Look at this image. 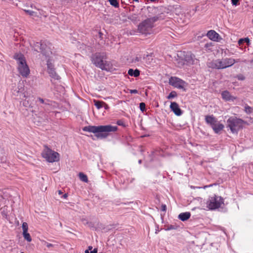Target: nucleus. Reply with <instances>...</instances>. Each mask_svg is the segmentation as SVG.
<instances>
[{
	"instance_id": "nucleus-1",
	"label": "nucleus",
	"mask_w": 253,
	"mask_h": 253,
	"mask_svg": "<svg viewBox=\"0 0 253 253\" xmlns=\"http://www.w3.org/2000/svg\"><path fill=\"white\" fill-rule=\"evenodd\" d=\"M83 129L84 131L96 133L95 136L98 138H105L108 136L109 132L117 131L118 127L111 125L98 126H88L84 127Z\"/></svg>"
},
{
	"instance_id": "nucleus-2",
	"label": "nucleus",
	"mask_w": 253,
	"mask_h": 253,
	"mask_svg": "<svg viewBox=\"0 0 253 253\" xmlns=\"http://www.w3.org/2000/svg\"><path fill=\"white\" fill-rule=\"evenodd\" d=\"M161 18L160 15L148 18L138 25L137 31L139 33L146 36L153 33L154 23Z\"/></svg>"
},
{
	"instance_id": "nucleus-3",
	"label": "nucleus",
	"mask_w": 253,
	"mask_h": 253,
	"mask_svg": "<svg viewBox=\"0 0 253 253\" xmlns=\"http://www.w3.org/2000/svg\"><path fill=\"white\" fill-rule=\"evenodd\" d=\"M106 54L104 52H97L93 54L91 57L92 63L102 70H108L110 69V63L106 60Z\"/></svg>"
},
{
	"instance_id": "nucleus-4",
	"label": "nucleus",
	"mask_w": 253,
	"mask_h": 253,
	"mask_svg": "<svg viewBox=\"0 0 253 253\" xmlns=\"http://www.w3.org/2000/svg\"><path fill=\"white\" fill-rule=\"evenodd\" d=\"M42 156L50 163L58 162L59 160V154L52 151L47 146H44V149L42 152Z\"/></svg>"
},
{
	"instance_id": "nucleus-5",
	"label": "nucleus",
	"mask_w": 253,
	"mask_h": 253,
	"mask_svg": "<svg viewBox=\"0 0 253 253\" xmlns=\"http://www.w3.org/2000/svg\"><path fill=\"white\" fill-rule=\"evenodd\" d=\"M207 207L211 210L217 209L224 204V200L221 196L214 195L210 197L207 202Z\"/></svg>"
},
{
	"instance_id": "nucleus-6",
	"label": "nucleus",
	"mask_w": 253,
	"mask_h": 253,
	"mask_svg": "<svg viewBox=\"0 0 253 253\" xmlns=\"http://www.w3.org/2000/svg\"><path fill=\"white\" fill-rule=\"evenodd\" d=\"M205 120L216 133H218L224 128V125L220 124L213 115L206 116Z\"/></svg>"
},
{
	"instance_id": "nucleus-7",
	"label": "nucleus",
	"mask_w": 253,
	"mask_h": 253,
	"mask_svg": "<svg viewBox=\"0 0 253 253\" xmlns=\"http://www.w3.org/2000/svg\"><path fill=\"white\" fill-rule=\"evenodd\" d=\"M49 45V43L47 44L44 42H37L34 44V50L38 52H40L43 55L48 57L52 53Z\"/></svg>"
},
{
	"instance_id": "nucleus-8",
	"label": "nucleus",
	"mask_w": 253,
	"mask_h": 253,
	"mask_svg": "<svg viewBox=\"0 0 253 253\" xmlns=\"http://www.w3.org/2000/svg\"><path fill=\"white\" fill-rule=\"evenodd\" d=\"M227 126L233 133H237L242 127L243 121L236 117H230L227 121Z\"/></svg>"
},
{
	"instance_id": "nucleus-9",
	"label": "nucleus",
	"mask_w": 253,
	"mask_h": 253,
	"mask_svg": "<svg viewBox=\"0 0 253 253\" xmlns=\"http://www.w3.org/2000/svg\"><path fill=\"white\" fill-rule=\"evenodd\" d=\"M198 59L196 58L195 55L191 52H187L184 54V61L178 62L179 66H183L184 62H186L188 64L193 65L197 63Z\"/></svg>"
},
{
	"instance_id": "nucleus-10",
	"label": "nucleus",
	"mask_w": 253,
	"mask_h": 253,
	"mask_svg": "<svg viewBox=\"0 0 253 253\" xmlns=\"http://www.w3.org/2000/svg\"><path fill=\"white\" fill-rule=\"evenodd\" d=\"M18 70L19 73L23 77L27 78L30 74V69L26 61L19 62L18 64Z\"/></svg>"
},
{
	"instance_id": "nucleus-11",
	"label": "nucleus",
	"mask_w": 253,
	"mask_h": 253,
	"mask_svg": "<svg viewBox=\"0 0 253 253\" xmlns=\"http://www.w3.org/2000/svg\"><path fill=\"white\" fill-rule=\"evenodd\" d=\"M220 69H223L231 67L235 64L234 59L232 58H225L219 59Z\"/></svg>"
},
{
	"instance_id": "nucleus-12",
	"label": "nucleus",
	"mask_w": 253,
	"mask_h": 253,
	"mask_svg": "<svg viewBox=\"0 0 253 253\" xmlns=\"http://www.w3.org/2000/svg\"><path fill=\"white\" fill-rule=\"evenodd\" d=\"M169 83L170 85L179 89L184 88V82L177 77H171L169 80Z\"/></svg>"
},
{
	"instance_id": "nucleus-13",
	"label": "nucleus",
	"mask_w": 253,
	"mask_h": 253,
	"mask_svg": "<svg viewBox=\"0 0 253 253\" xmlns=\"http://www.w3.org/2000/svg\"><path fill=\"white\" fill-rule=\"evenodd\" d=\"M47 72L49 73L50 76L54 79L59 80L60 77L56 74L55 71V69L53 67V65L49 60L47 61Z\"/></svg>"
},
{
	"instance_id": "nucleus-14",
	"label": "nucleus",
	"mask_w": 253,
	"mask_h": 253,
	"mask_svg": "<svg viewBox=\"0 0 253 253\" xmlns=\"http://www.w3.org/2000/svg\"><path fill=\"white\" fill-rule=\"evenodd\" d=\"M170 108L176 116H180L182 114V110L180 109L178 104L175 102H171Z\"/></svg>"
},
{
	"instance_id": "nucleus-15",
	"label": "nucleus",
	"mask_w": 253,
	"mask_h": 253,
	"mask_svg": "<svg viewBox=\"0 0 253 253\" xmlns=\"http://www.w3.org/2000/svg\"><path fill=\"white\" fill-rule=\"evenodd\" d=\"M219 59L212 60L210 62H208L207 64V65L208 67L212 68V69H220L219 68Z\"/></svg>"
},
{
	"instance_id": "nucleus-16",
	"label": "nucleus",
	"mask_w": 253,
	"mask_h": 253,
	"mask_svg": "<svg viewBox=\"0 0 253 253\" xmlns=\"http://www.w3.org/2000/svg\"><path fill=\"white\" fill-rule=\"evenodd\" d=\"M207 36L210 39L216 41L218 39L219 35L214 30H210L207 33Z\"/></svg>"
},
{
	"instance_id": "nucleus-17",
	"label": "nucleus",
	"mask_w": 253,
	"mask_h": 253,
	"mask_svg": "<svg viewBox=\"0 0 253 253\" xmlns=\"http://www.w3.org/2000/svg\"><path fill=\"white\" fill-rule=\"evenodd\" d=\"M34 99L33 96L27 97L23 101V105L25 107H32Z\"/></svg>"
},
{
	"instance_id": "nucleus-18",
	"label": "nucleus",
	"mask_w": 253,
	"mask_h": 253,
	"mask_svg": "<svg viewBox=\"0 0 253 253\" xmlns=\"http://www.w3.org/2000/svg\"><path fill=\"white\" fill-rule=\"evenodd\" d=\"M221 95H222L223 99L226 101H229L230 100H234V99H236L235 97L232 96L230 95L229 92L227 90L223 91L221 93Z\"/></svg>"
},
{
	"instance_id": "nucleus-19",
	"label": "nucleus",
	"mask_w": 253,
	"mask_h": 253,
	"mask_svg": "<svg viewBox=\"0 0 253 253\" xmlns=\"http://www.w3.org/2000/svg\"><path fill=\"white\" fill-rule=\"evenodd\" d=\"M191 216V214L189 212H185L181 213L178 215V218L182 221H186Z\"/></svg>"
},
{
	"instance_id": "nucleus-20",
	"label": "nucleus",
	"mask_w": 253,
	"mask_h": 253,
	"mask_svg": "<svg viewBox=\"0 0 253 253\" xmlns=\"http://www.w3.org/2000/svg\"><path fill=\"white\" fill-rule=\"evenodd\" d=\"M14 58L17 60V64H18L20 61L24 62L26 59L24 55L21 53H16L14 56Z\"/></svg>"
},
{
	"instance_id": "nucleus-21",
	"label": "nucleus",
	"mask_w": 253,
	"mask_h": 253,
	"mask_svg": "<svg viewBox=\"0 0 253 253\" xmlns=\"http://www.w3.org/2000/svg\"><path fill=\"white\" fill-rule=\"evenodd\" d=\"M128 74L129 76L137 77L139 76L140 71L138 69H135V70H133L132 69H130L128 70Z\"/></svg>"
},
{
	"instance_id": "nucleus-22",
	"label": "nucleus",
	"mask_w": 253,
	"mask_h": 253,
	"mask_svg": "<svg viewBox=\"0 0 253 253\" xmlns=\"http://www.w3.org/2000/svg\"><path fill=\"white\" fill-rule=\"evenodd\" d=\"M128 19L133 22H136L139 20V17L137 14H133L128 17Z\"/></svg>"
},
{
	"instance_id": "nucleus-23",
	"label": "nucleus",
	"mask_w": 253,
	"mask_h": 253,
	"mask_svg": "<svg viewBox=\"0 0 253 253\" xmlns=\"http://www.w3.org/2000/svg\"><path fill=\"white\" fill-rule=\"evenodd\" d=\"M80 179L85 182H87L88 181L87 176L82 172H80L79 174Z\"/></svg>"
},
{
	"instance_id": "nucleus-24",
	"label": "nucleus",
	"mask_w": 253,
	"mask_h": 253,
	"mask_svg": "<svg viewBox=\"0 0 253 253\" xmlns=\"http://www.w3.org/2000/svg\"><path fill=\"white\" fill-rule=\"evenodd\" d=\"M23 235L24 239L28 242H30L32 241V238L29 233L27 232L23 233Z\"/></svg>"
},
{
	"instance_id": "nucleus-25",
	"label": "nucleus",
	"mask_w": 253,
	"mask_h": 253,
	"mask_svg": "<svg viewBox=\"0 0 253 253\" xmlns=\"http://www.w3.org/2000/svg\"><path fill=\"white\" fill-rule=\"evenodd\" d=\"M104 102L100 101H94V105L97 109H100L103 106Z\"/></svg>"
},
{
	"instance_id": "nucleus-26",
	"label": "nucleus",
	"mask_w": 253,
	"mask_h": 253,
	"mask_svg": "<svg viewBox=\"0 0 253 253\" xmlns=\"http://www.w3.org/2000/svg\"><path fill=\"white\" fill-rule=\"evenodd\" d=\"M110 4L112 5V6L115 7H119V3L117 1V0H108Z\"/></svg>"
},
{
	"instance_id": "nucleus-27",
	"label": "nucleus",
	"mask_w": 253,
	"mask_h": 253,
	"mask_svg": "<svg viewBox=\"0 0 253 253\" xmlns=\"http://www.w3.org/2000/svg\"><path fill=\"white\" fill-rule=\"evenodd\" d=\"M177 95V93L175 91H172L169 95L167 96L168 99H171L172 98L176 97Z\"/></svg>"
},
{
	"instance_id": "nucleus-28",
	"label": "nucleus",
	"mask_w": 253,
	"mask_h": 253,
	"mask_svg": "<svg viewBox=\"0 0 253 253\" xmlns=\"http://www.w3.org/2000/svg\"><path fill=\"white\" fill-rule=\"evenodd\" d=\"M22 229H23V233L27 232L28 230V224L26 222H23L22 223Z\"/></svg>"
},
{
	"instance_id": "nucleus-29",
	"label": "nucleus",
	"mask_w": 253,
	"mask_h": 253,
	"mask_svg": "<svg viewBox=\"0 0 253 253\" xmlns=\"http://www.w3.org/2000/svg\"><path fill=\"white\" fill-rule=\"evenodd\" d=\"M245 111L247 113V114H250L251 113L253 112V109L252 107H251L250 106H245Z\"/></svg>"
},
{
	"instance_id": "nucleus-30",
	"label": "nucleus",
	"mask_w": 253,
	"mask_h": 253,
	"mask_svg": "<svg viewBox=\"0 0 253 253\" xmlns=\"http://www.w3.org/2000/svg\"><path fill=\"white\" fill-rule=\"evenodd\" d=\"M24 10L27 14L30 16H34L36 15V13L32 10L27 9H24Z\"/></svg>"
},
{
	"instance_id": "nucleus-31",
	"label": "nucleus",
	"mask_w": 253,
	"mask_h": 253,
	"mask_svg": "<svg viewBox=\"0 0 253 253\" xmlns=\"http://www.w3.org/2000/svg\"><path fill=\"white\" fill-rule=\"evenodd\" d=\"M250 42V40H249V39L247 38H245V39H241L239 40L238 41V44L239 45H241V44H242L243 42H246L247 43H249Z\"/></svg>"
},
{
	"instance_id": "nucleus-32",
	"label": "nucleus",
	"mask_w": 253,
	"mask_h": 253,
	"mask_svg": "<svg viewBox=\"0 0 253 253\" xmlns=\"http://www.w3.org/2000/svg\"><path fill=\"white\" fill-rule=\"evenodd\" d=\"M38 100L41 103L45 104L46 105H49V103L47 102H48V100H46V101H45V100L43 99L41 97H38Z\"/></svg>"
},
{
	"instance_id": "nucleus-33",
	"label": "nucleus",
	"mask_w": 253,
	"mask_h": 253,
	"mask_svg": "<svg viewBox=\"0 0 253 253\" xmlns=\"http://www.w3.org/2000/svg\"><path fill=\"white\" fill-rule=\"evenodd\" d=\"M145 104L144 102H141L139 104V108L142 112H144L145 110Z\"/></svg>"
},
{
	"instance_id": "nucleus-34",
	"label": "nucleus",
	"mask_w": 253,
	"mask_h": 253,
	"mask_svg": "<svg viewBox=\"0 0 253 253\" xmlns=\"http://www.w3.org/2000/svg\"><path fill=\"white\" fill-rule=\"evenodd\" d=\"M4 199L2 196L0 195V210L1 209L2 206L4 205Z\"/></svg>"
},
{
	"instance_id": "nucleus-35",
	"label": "nucleus",
	"mask_w": 253,
	"mask_h": 253,
	"mask_svg": "<svg viewBox=\"0 0 253 253\" xmlns=\"http://www.w3.org/2000/svg\"><path fill=\"white\" fill-rule=\"evenodd\" d=\"M236 78L240 81H244L245 80V77L242 74L237 75Z\"/></svg>"
},
{
	"instance_id": "nucleus-36",
	"label": "nucleus",
	"mask_w": 253,
	"mask_h": 253,
	"mask_svg": "<svg viewBox=\"0 0 253 253\" xmlns=\"http://www.w3.org/2000/svg\"><path fill=\"white\" fill-rule=\"evenodd\" d=\"M83 221H85L86 223L85 224H87L88 227L90 228H93L94 227V223L91 222H88L86 221L85 219H83Z\"/></svg>"
},
{
	"instance_id": "nucleus-37",
	"label": "nucleus",
	"mask_w": 253,
	"mask_h": 253,
	"mask_svg": "<svg viewBox=\"0 0 253 253\" xmlns=\"http://www.w3.org/2000/svg\"><path fill=\"white\" fill-rule=\"evenodd\" d=\"M18 90L16 91V93H13V94L15 95H17V96H18V94L20 93V92H22V90H21V89H22V86H21L20 87V85H18Z\"/></svg>"
},
{
	"instance_id": "nucleus-38",
	"label": "nucleus",
	"mask_w": 253,
	"mask_h": 253,
	"mask_svg": "<svg viewBox=\"0 0 253 253\" xmlns=\"http://www.w3.org/2000/svg\"><path fill=\"white\" fill-rule=\"evenodd\" d=\"M239 0H231L232 4L236 6L238 4Z\"/></svg>"
},
{
	"instance_id": "nucleus-39",
	"label": "nucleus",
	"mask_w": 253,
	"mask_h": 253,
	"mask_svg": "<svg viewBox=\"0 0 253 253\" xmlns=\"http://www.w3.org/2000/svg\"><path fill=\"white\" fill-rule=\"evenodd\" d=\"M45 243L46 244V247L47 248L53 247L54 246V245H53L52 244H50V243H47V242H45Z\"/></svg>"
},
{
	"instance_id": "nucleus-40",
	"label": "nucleus",
	"mask_w": 253,
	"mask_h": 253,
	"mask_svg": "<svg viewBox=\"0 0 253 253\" xmlns=\"http://www.w3.org/2000/svg\"><path fill=\"white\" fill-rule=\"evenodd\" d=\"M166 209H167V207H166V205H162V211H166Z\"/></svg>"
},
{
	"instance_id": "nucleus-41",
	"label": "nucleus",
	"mask_w": 253,
	"mask_h": 253,
	"mask_svg": "<svg viewBox=\"0 0 253 253\" xmlns=\"http://www.w3.org/2000/svg\"><path fill=\"white\" fill-rule=\"evenodd\" d=\"M216 185V183H214V184H210V185H206L203 188L204 189H206V188L207 187H211L213 185Z\"/></svg>"
},
{
	"instance_id": "nucleus-42",
	"label": "nucleus",
	"mask_w": 253,
	"mask_h": 253,
	"mask_svg": "<svg viewBox=\"0 0 253 253\" xmlns=\"http://www.w3.org/2000/svg\"><path fill=\"white\" fill-rule=\"evenodd\" d=\"M137 90L136 89H133V90H130V92L131 93H137Z\"/></svg>"
},
{
	"instance_id": "nucleus-43",
	"label": "nucleus",
	"mask_w": 253,
	"mask_h": 253,
	"mask_svg": "<svg viewBox=\"0 0 253 253\" xmlns=\"http://www.w3.org/2000/svg\"><path fill=\"white\" fill-rule=\"evenodd\" d=\"M211 45V43H207L205 45V47L208 48L209 46H210Z\"/></svg>"
},
{
	"instance_id": "nucleus-44",
	"label": "nucleus",
	"mask_w": 253,
	"mask_h": 253,
	"mask_svg": "<svg viewBox=\"0 0 253 253\" xmlns=\"http://www.w3.org/2000/svg\"><path fill=\"white\" fill-rule=\"evenodd\" d=\"M103 106L104 107L105 109H108L109 108V107L107 104H106L104 102Z\"/></svg>"
},
{
	"instance_id": "nucleus-45",
	"label": "nucleus",
	"mask_w": 253,
	"mask_h": 253,
	"mask_svg": "<svg viewBox=\"0 0 253 253\" xmlns=\"http://www.w3.org/2000/svg\"><path fill=\"white\" fill-rule=\"evenodd\" d=\"M97 249H94V250L91 252H90V253H97Z\"/></svg>"
},
{
	"instance_id": "nucleus-46",
	"label": "nucleus",
	"mask_w": 253,
	"mask_h": 253,
	"mask_svg": "<svg viewBox=\"0 0 253 253\" xmlns=\"http://www.w3.org/2000/svg\"><path fill=\"white\" fill-rule=\"evenodd\" d=\"M43 119H40L38 121H37L38 123L37 124V125H39L40 123H42V122Z\"/></svg>"
},
{
	"instance_id": "nucleus-47",
	"label": "nucleus",
	"mask_w": 253,
	"mask_h": 253,
	"mask_svg": "<svg viewBox=\"0 0 253 253\" xmlns=\"http://www.w3.org/2000/svg\"><path fill=\"white\" fill-rule=\"evenodd\" d=\"M67 196H68V194H67V193H65V194L63 195V197L64 198H66L67 197Z\"/></svg>"
},
{
	"instance_id": "nucleus-48",
	"label": "nucleus",
	"mask_w": 253,
	"mask_h": 253,
	"mask_svg": "<svg viewBox=\"0 0 253 253\" xmlns=\"http://www.w3.org/2000/svg\"><path fill=\"white\" fill-rule=\"evenodd\" d=\"M118 125H122L123 123L121 121H119L117 122Z\"/></svg>"
},
{
	"instance_id": "nucleus-49",
	"label": "nucleus",
	"mask_w": 253,
	"mask_h": 253,
	"mask_svg": "<svg viewBox=\"0 0 253 253\" xmlns=\"http://www.w3.org/2000/svg\"><path fill=\"white\" fill-rule=\"evenodd\" d=\"M234 61H235V63H236V62H239L240 61V59H234Z\"/></svg>"
},
{
	"instance_id": "nucleus-50",
	"label": "nucleus",
	"mask_w": 253,
	"mask_h": 253,
	"mask_svg": "<svg viewBox=\"0 0 253 253\" xmlns=\"http://www.w3.org/2000/svg\"><path fill=\"white\" fill-rule=\"evenodd\" d=\"M174 229L173 226L172 225H170L169 227H168V229L169 230V229Z\"/></svg>"
},
{
	"instance_id": "nucleus-51",
	"label": "nucleus",
	"mask_w": 253,
	"mask_h": 253,
	"mask_svg": "<svg viewBox=\"0 0 253 253\" xmlns=\"http://www.w3.org/2000/svg\"><path fill=\"white\" fill-rule=\"evenodd\" d=\"M151 9H152V11H154V12H155V11H157V9L156 8H151Z\"/></svg>"
},
{
	"instance_id": "nucleus-52",
	"label": "nucleus",
	"mask_w": 253,
	"mask_h": 253,
	"mask_svg": "<svg viewBox=\"0 0 253 253\" xmlns=\"http://www.w3.org/2000/svg\"><path fill=\"white\" fill-rule=\"evenodd\" d=\"M58 192L59 195H61L62 194V192L61 190H58Z\"/></svg>"
},
{
	"instance_id": "nucleus-53",
	"label": "nucleus",
	"mask_w": 253,
	"mask_h": 253,
	"mask_svg": "<svg viewBox=\"0 0 253 253\" xmlns=\"http://www.w3.org/2000/svg\"><path fill=\"white\" fill-rule=\"evenodd\" d=\"M85 253H90V252H89V251H88V250H86V251H85Z\"/></svg>"
},
{
	"instance_id": "nucleus-54",
	"label": "nucleus",
	"mask_w": 253,
	"mask_h": 253,
	"mask_svg": "<svg viewBox=\"0 0 253 253\" xmlns=\"http://www.w3.org/2000/svg\"><path fill=\"white\" fill-rule=\"evenodd\" d=\"M138 163L139 164H141L142 163V161L141 160H140L139 161H138Z\"/></svg>"
},
{
	"instance_id": "nucleus-55",
	"label": "nucleus",
	"mask_w": 253,
	"mask_h": 253,
	"mask_svg": "<svg viewBox=\"0 0 253 253\" xmlns=\"http://www.w3.org/2000/svg\"><path fill=\"white\" fill-rule=\"evenodd\" d=\"M34 120H35V121H34L35 123H36V122H37V121H36V118H34Z\"/></svg>"
},
{
	"instance_id": "nucleus-56",
	"label": "nucleus",
	"mask_w": 253,
	"mask_h": 253,
	"mask_svg": "<svg viewBox=\"0 0 253 253\" xmlns=\"http://www.w3.org/2000/svg\"><path fill=\"white\" fill-rule=\"evenodd\" d=\"M251 63H253V59L252 60H251Z\"/></svg>"
},
{
	"instance_id": "nucleus-57",
	"label": "nucleus",
	"mask_w": 253,
	"mask_h": 253,
	"mask_svg": "<svg viewBox=\"0 0 253 253\" xmlns=\"http://www.w3.org/2000/svg\"><path fill=\"white\" fill-rule=\"evenodd\" d=\"M133 1H136V2H138V0H133Z\"/></svg>"
},
{
	"instance_id": "nucleus-58",
	"label": "nucleus",
	"mask_w": 253,
	"mask_h": 253,
	"mask_svg": "<svg viewBox=\"0 0 253 253\" xmlns=\"http://www.w3.org/2000/svg\"><path fill=\"white\" fill-rule=\"evenodd\" d=\"M92 249V247H89V249L91 250Z\"/></svg>"
},
{
	"instance_id": "nucleus-59",
	"label": "nucleus",
	"mask_w": 253,
	"mask_h": 253,
	"mask_svg": "<svg viewBox=\"0 0 253 253\" xmlns=\"http://www.w3.org/2000/svg\"><path fill=\"white\" fill-rule=\"evenodd\" d=\"M62 0L64 1H66V0Z\"/></svg>"
},
{
	"instance_id": "nucleus-60",
	"label": "nucleus",
	"mask_w": 253,
	"mask_h": 253,
	"mask_svg": "<svg viewBox=\"0 0 253 253\" xmlns=\"http://www.w3.org/2000/svg\"><path fill=\"white\" fill-rule=\"evenodd\" d=\"M20 253H24V252H21Z\"/></svg>"
}]
</instances>
